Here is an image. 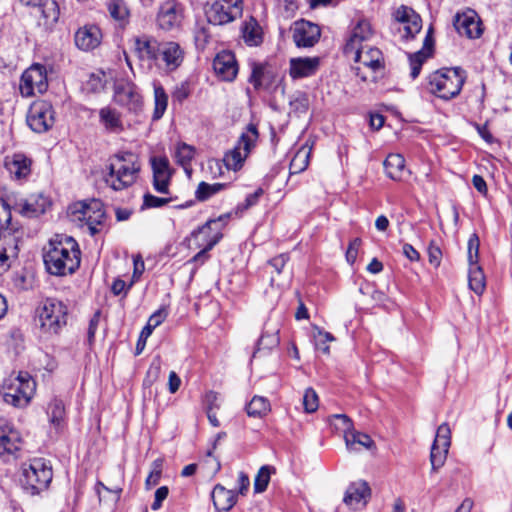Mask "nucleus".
Here are the masks:
<instances>
[{"mask_svg": "<svg viewBox=\"0 0 512 512\" xmlns=\"http://www.w3.org/2000/svg\"><path fill=\"white\" fill-rule=\"evenodd\" d=\"M11 222L10 205L4 201L0 202V229L7 230Z\"/></svg>", "mask_w": 512, "mask_h": 512, "instance_id": "obj_56", "label": "nucleus"}, {"mask_svg": "<svg viewBox=\"0 0 512 512\" xmlns=\"http://www.w3.org/2000/svg\"><path fill=\"white\" fill-rule=\"evenodd\" d=\"M46 414L50 427L56 432L62 431L66 426V409L63 401L53 398L47 405Z\"/></svg>", "mask_w": 512, "mask_h": 512, "instance_id": "obj_28", "label": "nucleus"}, {"mask_svg": "<svg viewBox=\"0 0 512 512\" xmlns=\"http://www.w3.org/2000/svg\"><path fill=\"white\" fill-rule=\"evenodd\" d=\"M46 270L55 276L73 274L80 267L81 258H43Z\"/></svg>", "mask_w": 512, "mask_h": 512, "instance_id": "obj_25", "label": "nucleus"}, {"mask_svg": "<svg viewBox=\"0 0 512 512\" xmlns=\"http://www.w3.org/2000/svg\"><path fill=\"white\" fill-rule=\"evenodd\" d=\"M472 183H473V186L475 187V189L479 193H481V194H486L487 193V185H486V182H485V180L483 179L482 176L474 175L473 178H472Z\"/></svg>", "mask_w": 512, "mask_h": 512, "instance_id": "obj_64", "label": "nucleus"}, {"mask_svg": "<svg viewBox=\"0 0 512 512\" xmlns=\"http://www.w3.org/2000/svg\"><path fill=\"white\" fill-rule=\"evenodd\" d=\"M214 507L217 512L229 511L237 502V494L233 490L226 489L217 484L211 493Z\"/></svg>", "mask_w": 512, "mask_h": 512, "instance_id": "obj_30", "label": "nucleus"}, {"mask_svg": "<svg viewBox=\"0 0 512 512\" xmlns=\"http://www.w3.org/2000/svg\"><path fill=\"white\" fill-rule=\"evenodd\" d=\"M154 111L152 119L157 121L162 118L164 115L167 105H168V95L166 94L164 88L158 84L154 83Z\"/></svg>", "mask_w": 512, "mask_h": 512, "instance_id": "obj_40", "label": "nucleus"}, {"mask_svg": "<svg viewBox=\"0 0 512 512\" xmlns=\"http://www.w3.org/2000/svg\"><path fill=\"white\" fill-rule=\"evenodd\" d=\"M36 7H39L44 19V25L51 27L57 23L60 10L55 0H42Z\"/></svg>", "mask_w": 512, "mask_h": 512, "instance_id": "obj_39", "label": "nucleus"}, {"mask_svg": "<svg viewBox=\"0 0 512 512\" xmlns=\"http://www.w3.org/2000/svg\"><path fill=\"white\" fill-rule=\"evenodd\" d=\"M44 256H69L72 253L74 256L80 254V248L76 240L66 234H55L44 246Z\"/></svg>", "mask_w": 512, "mask_h": 512, "instance_id": "obj_16", "label": "nucleus"}, {"mask_svg": "<svg viewBox=\"0 0 512 512\" xmlns=\"http://www.w3.org/2000/svg\"><path fill=\"white\" fill-rule=\"evenodd\" d=\"M167 317V312L164 309H159L154 312L148 319V324L156 328L159 326Z\"/></svg>", "mask_w": 512, "mask_h": 512, "instance_id": "obj_61", "label": "nucleus"}, {"mask_svg": "<svg viewBox=\"0 0 512 512\" xmlns=\"http://www.w3.org/2000/svg\"><path fill=\"white\" fill-rule=\"evenodd\" d=\"M169 202V198L157 197L147 193L143 197V208H158L168 204Z\"/></svg>", "mask_w": 512, "mask_h": 512, "instance_id": "obj_54", "label": "nucleus"}, {"mask_svg": "<svg viewBox=\"0 0 512 512\" xmlns=\"http://www.w3.org/2000/svg\"><path fill=\"white\" fill-rule=\"evenodd\" d=\"M434 443L440 444L444 448L450 447V445H451V429L447 423H442L437 428Z\"/></svg>", "mask_w": 512, "mask_h": 512, "instance_id": "obj_50", "label": "nucleus"}, {"mask_svg": "<svg viewBox=\"0 0 512 512\" xmlns=\"http://www.w3.org/2000/svg\"><path fill=\"white\" fill-rule=\"evenodd\" d=\"M190 95L189 87L186 83H182L181 85L177 86L175 90L172 93V99L173 101H177L178 103H182L184 100H186Z\"/></svg>", "mask_w": 512, "mask_h": 512, "instance_id": "obj_59", "label": "nucleus"}, {"mask_svg": "<svg viewBox=\"0 0 512 512\" xmlns=\"http://www.w3.org/2000/svg\"><path fill=\"white\" fill-rule=\"evenodd\" d=\"M36 390V383L27 372H20L2 386L1 394L4 402L17 408L26 407Z\"/></svg>", "mask_w": 512, "mask_h": 512, "instance_id": "obj_7", "label": "nucleus"}, {"mask_svg": "<svg viewBox=\"0 0 512 512\" xmlns=\"http://www.w3.org/2000/svg\"><path fill=\"white\" fill-rule=\"evenodd\" d=\"M150 161L153 173H171L167 157H152Z\"/></svg>", "mask_w": 512, "mask_h": 512, "instance_id": "obj_55", "label": "nucleus"}, {"mask_svg": "<svg viewBox=\"0 0 512 512\" xmlns=\"http://www.w3.org/2000/svg\"><path fill=\"white\" fill-rule=\"evenodd\" d=\"M431 33L432 28H429L421 50L409 54L410 76L412 79H416L419 76L423 63L431 55L432 47L434 45Z\"/></svg>", "mask_w": 512, "mask_h": 512, "instance_id": "obj_24", "label": "nucleus"}, {"mask_svg": "<svg viewBox=\"0 0 512 512\" xmlns=\"http://www.w3.org/2000/svg\"><path fill=\"white\" fill-rule=\"evenodd\" d=\"M225 187H226V184H222V183L209 184L206 182H200L198 185V188L196 190V198L199 201H205V200L209 199L211 196L222 191Z\"/></svg>", "mask_w": 512, "mask_h": 512, "instance_id": "obj_45", "label": "nucleus"}, {"mask_svg": "<svg viewBox=\"0 0 512 512\" xmlns=\"http://www.w3.org/2000/svg\"><path fill=\"white\" fill-rule=\"evenodd\" d=\"M480 240L476 234H472L467 242V256H478Z\"/></svg>", "mask_w": 512, "mask_h": 512, "instance_id": "obj_60", "label": "nucleus"}, {"mask_svg": "<svg viewBox=\"0 0 512 512\" xmlns=\"http://www.w3.org/2000/svg\"><path fill=\"white\" fill-rule=\"evenodd\" d=\"M372 34L370 23L367 20L359 21L345 45V52L348 54L355 50L357 46H363V42L369 40Z\"/></svg>", "mask_w": 512, "mask_h": 512, "instance_id": "obj_31", "label": "nucleus"}, {"mask_svg": "<svg viewBox=\"0 0 512 512\" xmlns=\"http://www.w3.org/2000/svg\"><path fill=\"white\" fill-rule=\"evenodd\" d=\"M351 53L355 54L354 59L356 62L362 63L372 70H377L381 67L382 52L376 47L365 44L363 46H357Z\"/></svg>", "mask_w": 512, "mask_h": 512, "instance_id": "obj_27", "label": "nucleus"}, {"mask_svg": "<svg viewBox=\"0 0 512 512\" xmlns=\"http://www.w3.org/2000/svg\"><path fill=\"white\" fill-rule=\"evenodd\" d=\"M32 161L22 153H15L5 158V167L15 179H24L31 173Z\"/></svg>", "mask_w": 512, "mask_h": 512, "instance_id": "obj_26", "label": "nucleus"}, {"mask_svg": "<svg viewBox=\"0 0 512 512\" xmlns=\"http://www.w3.org/2000/svg\"><path fill=\"white\" fill-rule=\"evenodd\" d=\"M160 54L166 66L174 70L178 68L184 59V51L176 42H167L160 48Z\"/></svg>", "mask_w": 512, "mask_h": 512, "instance_id": "obj_33", "label": "nucleus"}, {"mask_svg": "<svg viewBox=\"0 0 512 512\" xmlns=\"http://www.w3.org/2000/svg\"><path fill=\"white\" fill-rule=\"evenodd\" d=\"M107 10L110 16L119 23L121 27H126L130 19V9L125 0H107Z\"/></svg>", "mask_w": 512, "mask_h": 512, "instance_id": "obj_35", "label": "nucleus"}, {"mask_svg": "<svg viewBox=\"0 0 512 512\" xmlns=\"http://www.w3.org/2000/svg\"><path fill=\"white\" fill-rule=\"evenodd\" d=\"M162 473V461L160 459L155 460L152 463V470L146 478L145 485L147 489L158 484Z\"/></svg>", "mask_w": 512, "mask_h": 512, "instance_id": "obj_52", "label": "nucleus"}, {"mask_svg": "<svg viewBox=\"0 0 512 512\" xmlns=\"http://www.w3.org/2000/svg\"><path fill=\"white\" fill-rule=\"evenodd\" d=\"M169 489L167 486H161L155 491L154 501L151 505L152 510L157 511L162 507L163 501L168 497Z\"/></svg>", "mask_w": 512, "mask_h": 512, "instance_id": "obj_57", "label": "nucleus"}, {"mask_svg": "<svg viewBox=\"0 0 512 512\" xmlns=\"http://www.w3.org/2000/svg\"><path fill=\"white\" fill-rule=\"evenodd\" d=\"M141 172V162L132 152H119L109 159L108 173L104 181L114 191L132 187Z\"/></svg>", "mask_w": 512, "mask_h": 512, "instance_id": "obj_1", "label": "nucleus"}, {"mask_svg": "<svg viewBox=\"0 0 512 512\" xmlns=\"http://www.w3.org/2000/svg\"><path fill=\"white\" fill-rule=\"evenodd\" d=\"M274 471H275V469L268 465L262 466L259 469V471L255 477V481H254L255 492L261 493L267 489V486L270 481L271 473Z\"/></svg>", "mask_w": 512, "mask_h": 512, "instance_id": "obj_47", "label": "nucleus"}, {"mask_svg": "<svg viewBox=\"0 0 512 512\" xmlns=\"http://www.w3.org/2000/svg\"><path fill=\"white\" fill-rule=\"evenodd\" d=\"M50 200L39 194L32 195L29 199H21L14 203V209L26 217H38L50 207Z\"/></svg>", "mask_w": 512, "mask_h": 512, "instance_id": "obj_20", "label": "nucleus"}, {"mask_svg": "<svg viewBox=\"0 0 512 512\" xmlns=\"http://www.w3.org/2000/svg\"><path fill=\"white\" fill-rule=\"evenodd\" d=\"M370 495L371 490L367 482L357 481L348 486L343 501L350 508L357 510L366 506Z\"/></svg>", "mask_w": 512, "mask_h": 512, "instance_id": "obj_19", "label": "nucleus"}, {"mask_svg": "<svg viewBox=\"0 0 512 512\" xmlns=\"http://www.w3.org/2000/svg\"><path fill=\"white\" fill-rule=\"evenodd\" d=\"M40 329L48 335H59L68 323V306L56 298H46L37 308Z\"/></svg>", "mask_w": 512, "mask_h": 512, "instance_id": "obj_4", "label": "nucleus"}, {"mask_svg": "<svg viewBox=\"0 0 512 512\" xmlns=\"http://www.w3.org/2000/svg\"><path fill=\"white\" fill-rule=\"evenodd\" d=\"M291 31L293 41L297 47H313L321 36L320 27L304 19L294 22Z\"/></svg>", "mask_w": 512, "mask_h": 512, "instance_id": "obj_14", "label": "nucleus"}, {"mask_svg": "<svg viewBox=\"0 0 512 512\" xmlns=\"http://www.w3.org/2000/svg\"><path fill=\"white\" fill-rule=\"evenodd\" d=\"M114 99L130 111H137L142 106V97L136 85L128 80H119L115 83Z\"/></svg>", "mask_w": 512, "mask_h": 512, "instance_id": "obj_13", "label": "nucleus"}, {"mask_svg": "<svg viewBox=\"0 0 512 512\" xmlns=\"http://www.w3.org/2000/svg\"><path fill=\"white\" fill-rule=\"evenodd\" d=\"M185 19V7L178 0H164L158 9L156 23L163 31H175L182 27Z\"/></svg>", "mask_w": 512, "mask_h": 512, "instance_id": "obj_10", "label": "nucleus"}, {"mask_svg": "<svg viewBox=\"0 0 512 512\" xmlns=\"http://www.w3.org/2000/svg\"><path fill=\"white\" fill-rule=\"evenodd\" d=\"M384 168L390 179L401 181L406 172L405 159L401 154H389L384 161Z\"/></svg>", "mask_w": 512, "mask_h": 512, "instance_id": "obj_34", "label": "nucleus"}, {"mask_svg": "<svg viewBox=\"0 0 512 512\" xmlns=\"http://www.w3.org/2000/svg\"><path fill=\"white\" fill-rule=\"evenodd\" d=\"M318 57L293 58L290 61V76L294 79L308 77L317 71Z\"/></svg>", "mask_w": 512, "mask_h": 512, "instance_id": "obj_29", "label": "nucleus"}, {"mask_svg": "<svg viewBox=\"0 0 512 512\" xmlns=\"http://www.w3.org/2000/svg\"><path fill=\"white\" fill-rule=\"evenodd\" d=\"M2 248L0 250V256H16L19 252L18 239L11 233H4L0 237Z\"/></svg>", "mask_w": 512, "mask_h": 512, "instance_id": "obj_46", "label": "nucleus"}, {"mask_svg": "<svg viewBox=\"0 0 512 512\" xmlns=\"http://www.w3.org/2000/svg\"><path fill=\"white\" fill-rule=\"evenodd\" d=\"M180 385H181L180 377L176 374V372L171 371L169 373V379H168L169 392L172 394L176 393L179 390Z\"/></svg>", "mask_w": 512, "mask_h": 512, "instance_id": "obj_62", "label": "nucleus"}, {"mask_svg": "<svg viewBox=\"0 0 512 512\" xmlns=\"http://www.w3.org/2000/svg\"><path fill=\"white\" fill-rule=\"evenodd\" d=\"M280 338L278 335V330L269 332H264L257 342L256 349L253 352V357H256L257 354L264 351H271L279 345Z\"/></svg>", "mask_w": 512, "mask_h": 512, "instance_id": "obj_43", "label": "nucleus"}, {"mask_svg": "<svg viewBox=\"0 0 512 512\" xmlns=\"http://www.w3.org/2000/svg\"><path fill=\"white\" fill-rule=\"evenodd\" d=\"M215 73L225 81H232L238 73L235 56L230 51H222L213 60Z\"/></svg>", "mask_w": 512, "mask_h": 512, "instance_id": "obj_22", "label": "nucleus"}, {"mask_svg": "<svg viewBox=\"0 0 512 512\" xmlns=\"http://www.w3.org/2000/svg\"><path fill=\"white\" fill-rule=\"evenodd\" d=\"M101 317V312L98 310L96 311L92 318L89 321V327H88V342L89 344H92L94 342L95 334L99 326Z\"/></svg>", "mask_w": 512, "mask_h": 512, "instance_id": "obj_58", "label": "nucleus"}, {"mask_svg": "<svg viewBox=\"0 0 512 512\" xmlns=\"http://www.w3.org/2000/svg\"><path fill=\"white\" fill-rule=\"evenodd\" d=\"M396 21L404 24L406 39H413L421 31L422 19L412 8L400 6L394 13Z\"/></svg>", "mask_w": 512, "mask_h": 512, "instance_id": "obj_18", "label": "nucleus"}, {"mask_svg": "<svg viewBox=\"0 0 512 512\" xmlns=\"http://www.w3.org/2000/svg\"><path fill=\"white\" fill-rule=\"evenodd\" d=\"M454 27L460 35L470 39L479 38L483 33L481 19L472 9L458 13L455 16Z\"/></svg>", "mask_w": 512, "mask_h": 512, "instance_id": "obj_15", "label": "nucleus"}, {"mask_svg": "<svg viewBox=\"0 0 512 512\" xmlns=\"http://www.w3.org/2000/svg\"><path fill=\"white\" fill-rule=\"evenodd\" d=\"M479 258H469L468 284L472 291L481 295L486 287V278Z\"/></svg>", "mask_w": 512, "mask_h": 512, "instance_id": "obj_32", "label": "nucleus"}, {"mask_svg": "<svg viewBox=\"0 0 512 512\" xmlns=\"http://www.w3.org/2000/svg\"><path fill=\"white\" fill-rule=\"evenodd\" d=\"M304 410L307 413L315 412L318 408V395L312 388H307L303 395Z\"/></svg>", "mask_w": 512, "mask_h": 512, "instance_id": "obj_51", "label": "nucleus"}, {"mask_svg": "<svg viewBox=\"0 0 512 512\" xmlns=\"http://www.w3.org/2000/svg\"><path fill=\"white\" fill-rule=\"evenodd\" d=\"M47 89L48 79L45 66L33 64L23 72L19 85V90L23 97L43 94Z\"/></svg>", "mask_w": 512, "mask_h": 512, "instance_id": "obj_11", "label": "nucleus"}, {"mask_svg": "<svg viewBox=\"0 0 512 512\" xmlns=\"http://www.w3.org/2000/svg\"><path fill=\"white\" fill-rule=\"evenodd\" d=\"M195 155V148L186 143H180L177 145L175 151L176 162L181 165L187 173H190V163Z\"/></svg>", "mask_w": 512, "mask_h": 512, "instance_id": "obj_42", "label": "nucleus"}, {"mask_svg": "<svg viewBox=\"0 0 512 512\" xmlns=\"http://www.w3.org/2000/svg\"><path fill=\"white\" fill-rule=\"evenodd\" d=\"M26 121L34 132H47L55 123V111L52 104L45 100L34 102L28 110Z\"/></svg>", "mask_w": 512, "mask_h": 512, "instance_id": "obj_12", "label": "nucleus"}, {"mask_svg": "<svg viewBox=\"0 0 512 512\" xmlns=\"http://www.w3.org/2000/svg\"><path fill=\"white\" fill-rule=\"evenodd\" d=\"M271 409L270 402L263 396H254L246 406L247 414L250 417L261 418Z\"/></svg>", "mask_w": 512, "mask_h": 512, "instance_id": "obj_41", "label": "nucleus"}, {"mask_svg": "<svg viewBox=\"0 0 512 512\" xmlns=\"http://www.w3.org/2000/svg\"><path fill=\"white\" fill-rule=\"evenodd\" d=\"M52 478V466L44 458H34L22 465L20 482L23 489L30 495H37L46 490Z\"/></svg>", "mask_w": 512, "mask_h": 512, "instance_id": "obj_5", "label": "nucleus"}, {"mask_svg": "<svg viewBox=\"0 0 512 512\" xmlns=\"http://www.w3.org/2000/svg\"><path fill=\"white\" fill-rule=\"evenodd\" d=\"M448 450L449 447L444 448L442 445L433 442L430 452L432 471L436 472L444 465Z\"/></svg>", "mask_w": 512, "mask_h": 512, "instance_id": "obj_44", "label": "nucleus"}, {"mask_svg": "<svg viewBox=\"0 0 512 512\" xmlns=\"http://www.w3.org/2000/svg\"><path fill=\"white\" fill-rule=\"evenodd\" d=\"M161 370V361L159 358H156L151 363L147 375L148 377L152 378V380H156L159 377Z\"/></svg>", "mask_w": 512, "mask_h": 512, "instance_id": "obj_63", "label": "nucleus"}, {"mask_svg": "<svg viewBox=\"0 0 512 512\" xmlns=\"http://www.w3.org/2000/svg\"><path fill=\"white\" fill-rule=\"evenodd\" d=\"M21 444L20 433L9 421L0 419V456L15 455L20 450Z\"/></svg>", "mask_w": 512, "mask_h": 512, "instance_id": "obj_17", "label": "nucleus"}, {"mask_svg": "<svg viewBox=\"0 0 512 512\" xmlns=\"http://www.w3.org/2000/svg\"><path fill=\"white\" fill-rule=\"evenodd\" d=\"M309 153L301 149L299 150L290 163L291 173H299L308 166Z\"/></svg>", "mask_w": 512, "mask_h": 512, "instance_id": "obj_48", "label": "nucleus"}, {"mask_svg": "<svg viewBox=\"0 0 512 512\" xmlns=\"http://www.w3.org/2000/svg\"><path fill=\"white\" fill-rule=\"evenodd\" d=\"M69 220L91 236L100 233L104 228L105 211L103 203L98 199L79 201L68 207Z\"/></svg>", "mask_w": 512, "mask_h": 512, "instance_id": "obj_2", "label": "nucleus"}, {"mask_svg": "<svg viewBox=\"0 0 512 512\" xmlns=\"http://www.w3.org/2000/svg\"><path fill=\"white\" fill-rule=\"evenodd\" d=\"M227 216L208 220L203 226L193 231L187 238L189 249L196 251L194 256H204L222 238V229Z\"/></svg>", "mask_w": 512, "mask_h": 512, "instance_id": "obj_6", "label": "nucleus"}, {"mask_svg": "<svg viewBox=\"0 0 512 512\" xmlns=\"http://www.w3.org/2000/svg\"><path fill=\"white\" fill-rule=\"evenodd\" d=\"M334 340L335 338L331 333L318 330V334L316 336V348L321 350L324 354H329L330 348L328 342Z\"/></svg>", "mask_w": 512, "mask_h": 512, "instance_id": "obj_53", "label": "nucleus"}, {"mask_svg": "<svg viewBox=\"0 0 512 512\" xmlns=\"http://www.w3.org/2000/svg\"><path fill=\"white\" fill-rule=\"evenodd\" d=\"M428 90L435 96L449 100L460 94L466 73L460 67L441 68L428 76Z\"/></svg>", "mask_w": 512, "mask_h": 512, "instance_id": "obj_3", "label": "nucleus"}, {"mask_svg": "<svg viewBox=\"0 0 512 512\" xmlns=\"http://www.w3.org/2000/svg\"><path fill=\"white\" fill-rule=\"evenodd\" d=\"M134 52L140 60L155 61L160 55V43L149 35H141L133 39Z\"/></svg>", "mask_w": 512, "mask_h": 512, "instance_id": "obj_21", "label": "nucleus"}, {"mask_svg": "<svg viewBox=\"0 0 512 512\" xmlns=\"http://www.w3.org/2000/svg\"><path fill=\"white\" fill-rule=\"evenodd\" d=\"M100 123L112 133L123 131V123L120 113L110 107H104L99 111Z\"/></svg>", "mask_w": 512, "mask_h": 512, "instance_id": "obj_36", "label": "nucleus"}, {"mask_svg": "<svg viewBox=\"0 0 512 512\" xmlns=\"http://www.w3.org/2000/svg\"><path fill=\"white\" fill-rule=\"evenodd\" d=\"M243 0H215L205 8L207 21L212 25H226L240 18Z\"/></svg>", "mask_w": 512, "mask_h": 512, "instance_id": "obj_9", "label": "nucleus"}, {"mask_svg": "<svg viewBox=\"0 0 512 512\" xmlns=\"http://www.w3.org/2000/svg\"><path fill=\"white\" fill-rule=\"evenodd\" d=\"M101 30L95 26H84L79 28L74 36L75 45L83 51L95 49L101 42Z\"/></svg>", "mask_w": 512, "mask_h": 512, "instance_id": "obj_23", "label": "nucleus"}, {"mask_svg": "<svg viewBox=\"0 0 512 512\" xmlns=\"http://www.w3.org/2000/svg\"><path fill=\"white\" fill-rule=\"evenodd\" d=\"M242 38L249 46H257L262 42V30L257 20L250 17L241 27Z\"/></svg>", "mask_w": 512, "mask_h": 512, "instance_id": "obj_37", "label": "nucleus"}, {"mask_svg": "<svg viewBox=\"0 0 512 512\" xmlns=\"http://www.w3.org/2000/svg\"><path fill=\"white\" fill-rule=\"evenodd\" d=\"M171 176V173H153L154 189L159 193H169V183Z\"/></svg>", "mask_w": 512, "mask_h": 512, "instance_id": "obj_49", "label": "nucleus"}, {"mask_svg": "<svg viewBox=\"0 0 512 512\" xmlns=\"http://www.w3.org/2000/svg\"><path fill=\"white\" fill-rule=\"evenodd\" d=\"M259 137L255 124H248L237 142V145L224 155L223 162L229 170L237 171L242 168L243 163L254 147Z\"/></svg>", "mask_w": 512, "mask_h": 512, "instance_id": "obj_8", "label": "nucleus"}, {"mask_svg": "<svg viewBox=\"0 0 512 512\" xmlns=\"http://www.w3.org/2000/svg\"><path fill=\"white\" fill-rule=\"evenodd\" d=\"M344 439L347 448L350 450L354 449L355 444H359L368 450L375 448V442L368 434L356 431L355 429L346 431Z\"/></svg>", "mask_w": 512, "mask_h": 512, "instance_id": "obj_38", "label": "nucleus"}]
</instances>
